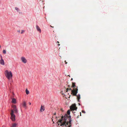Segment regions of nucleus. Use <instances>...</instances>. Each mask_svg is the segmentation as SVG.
<instances>
[{"label": "nucleus", "instance_id": "nucleus-1", "mask_svg": "<svg viewBox=\"0 0 127 127\" xmlns=\"http://www.w3.org/2000/svg\"><path fill=\"white\" fill-rule=\"evenodd\" d=\"M61 119H60L57 122L60 123L61 126H65L66 127H71L72 126L71 121V116H68L67 114H65L64 117L62 116L61 118Z\"/></svg>", "mask_w": 127, "mask_h": 127}, {"label": "nucleus", "instance_id": "nucleus-2", "mask_svg": "<svg viewBox=\"0 0 127 127\" xmlns=\"http://www.w3.org/2000/svg\"><path fill=\"white\" fill-rule=\"evenodd\" d=\"M72 87L73 88V89L72 90L71 88H67L66 90V91L65 92H67L68 90H70L71 91V93L73 95L76 96H77V99L78 101L79 102V99L80 98V95L78 94L77 95L76 94L77 93L78 89L77 87L75 85V83L74 82H72Z\"/></svg>", "mask_w": 127, "mask_h": 127}, {"label": "nucleus", "instance_id": "nucleus-3", "mask_svg": "<svg viewBox=\"0 0 127 127\" xmlns=\"http://www.w3.org/2000/svg\"><path fill=\"white\" fill-rule=\"evenodd\" d=\"M4 74L8 80H9L12 78V74L11 71L6 70L5 71Z\"/></svg>", "mask_w": 127, "mask_h": 127}, {"label": "nucleus", "instance_id": "nucleus-4", "mask_svg": "<svg viewBox=\"0 0 127 127\" xmlns=\"http://www.w3.org/2000/svg\"><path fill=\"white\" fill-rule=\"evenodd\" d=\"M14 112L12 110H11V112L10 113L11 115V119L12 120L14 121L15 120V116L14 114Z\"/></svg>", "mask_w": 127, "mask_h": 127}, {"label": "nucleus", "instance_id": "nucleus-5", "mask_svg": "<svg viewBox=\"0 0 127 127\" xmlns=\"http://www.w3.org/2000/svg\"><path fill=\"white\" fill-rule=\"evenodd\" d=\"M70 109L71 111H74L75 110H76L77 107H76L75 104H73L70 106Z\"/></svg>", "mask_w": 127, "mask_h": 127}, {"label": "nucleus", "instance_id": "nucleus-6", "mask_svg": "<svg viewBox=\"0 0 127 127\" xmlns=\"http://www.w3.org/2000/svg\"><path fill=\"white\" fill-rule=\"evenodd\" d=\"M21 59L22 62L24 63L25 64L27 62V61L24 57H22Z\"/></svg>", "mask_w": 127, "mask_h": 127}, {"label": "nucleus", "instance_id": "nucleus-7", "mask_svg": "<svg viewBox=\"0 0 127 127\" xmlns=\"http://www.w3.org/2000/svg\"><path fill=\"white\" fill-rule=\"evenodd\" d=\"M12 107L13 108V110H12L13 111H14L15 113H17V110L16 109V105H13L12 106Z\"/></svg>", "mask_w": 127, "mask_h": 127}, {"label": "nucleus", "instance_id": "nucleus-8", "mask_svg": "<svg viewBox=\"0 0 127 127\" xmlns=\"http://www.w3.org/2000/svg\"><path fill=\"white\" fill-rule=\"evenodd\" d=\"M45 108L44 106H43L42 105H41V107L40 109V112H42L45 110Z\"/></svg>", "mask_w": 127, "mask_h": 127}, {"label": "nucleus", "instance_id": "nucleus-9", "mask_svg": "<svg viewBox=\"0 0 127 127\" xmlns=\"http://www.w3.org/2000/svg\"><path fill=\"white\" fill-rule=\"evenodd\" d=\"M0 63L2 65H4V62L3 59H1L0 60Z\"/></svg>", "mask_w": 127, "mask_h": 127}, {"label": "nucleus", "instance_id": "nucleus-10", "mask_svg": "<svg viewBox=\"0 0 127 127\" xmlns=\"http://www.w3.org/2000/svg\"><path fill=\"white\" fill-rule=\"evenodd\" d=\"M23 105L25 109H26L27 107L26 106V102L25 101H23Z\"/></svg>", "mask_w": 127, "mask_h": 127}, {"label": "nucleus", "instance_id": "nucleus-11", "mask_svg": "<svg viewBox=\"0 0 127 127\" xmlns=\"http://www.w3.org/2000/svg\"><path fill=\"white\" fill-rule=\"evenodd\" d=\"M36 28L37 31L39 32L40 33L41 32V31L40 27L37 25L36 26Z\"/></svg>", "mask_w": 127, "mask_h": 127}, {"label": "nucleus", "instance_id": "nucleus-12", "mask_svg": "<svg viewBox=\"0 0 127 127\" xmlns=\"http://www.w3.org/2000/svg\"><path fill=\"white\" fill-rule=\"evenodd\" d=\"M12 103H13L15 104L16 103V100L15 99L13 98L12 99L11 101Z\"/></svg>", "mask_w": 127, "mask_h": 127}, {"label": "nucleus", "instance_id": "nucleus-13", "mask_svg": "<svg viewBox=\"0 0 127 127\" xmlns=\"http://www.w3.org/2000/svg\"><path fill=\"white\" fill-rule=\"evenodd\" d=\"M17 125V124L16 123H14L12 124V126L11 127H17L16 126Z\"/></svg>", "mask_w": 127, "mask_h": 127}, {"label": "nucleus", "instance_id": "nucleus-14", "mask_svg": "<svg viewBox=\"0 0 127 127\" xmlns=\"http://www.w3.org/2000/svg\"><path fill=\"white\" fill-rule=\"evenodd\" d=\"M26 94L27 95L29 94L30 93L29 91L27 90V89H26Z\"/></svg>", "mask_w": 127, "mask_h": 127}, {"label": "nucleus", "instance_id": "nucleus-15", "mask_svg": "<svg viewBox=\"0 0 127 127\" xmlns=\"http://www.w3.org/2000/svg\"><path fill=\"white\" fill-rule=\"evenodd\" d=\"M3 53L4 54H6V51L5 50H4L3 51Z\"/></svg>", "mask_w": 127, "mask_h": 127}, {"label": "nucleus", "instance_id": "nucleus-16", "mask_svg": "<svg viewBox=\"0 0 127 127\" xmlns=\"http://www.w3.org/2000/svg\"><path fill=\"white\" fill-rule=\"evenodd\" d=\"M70 111L69 110H68V111L67 112V113L68 115H69L70 114Z\"/></svg>", "mask_w": 127, "mask_h": 127}, {"label": "nucleus", "instance_id": "nucleus-17", "mask_svg": "<svg viewBox=\"0 0 127 127\" xmlns=\"http://www.w3.org/2000/svg\"><path fill=\"white\" fill-rule=\"evenodd\" d=\"M25 32V31L24 30H22L21 32V34H22Z\"/></svg>", "mask_w": 127, "mask_h": 127}, {"label": "nucleus", "instance_id": "nucleus-18", "mask_svg": "<svg viewBox=\"0 0 127 127\" xmlns=\"http://www.w3.org/2000/svg\"><path fill=\"white\" fill-rule=\"evenodd\" d=\"M15 9L16 10H17L18 11V10H19V8H17V7H15Z\"/></svg>", "mask_w": 127, "mask_h": 127}, {"label": "nucleus", "instance_id": "nucleus-19", "mask_svg": "<svg viewBox=\"0 0 127 127\" xmlns=\"http://www.w3.org/2000/svg\"><path fill=\"white\" fill-rule=\"evenodd\" d=\"M82 113H85V112L84 110H82Z\"/></svg>", "mask_w": 127, "mask_h": 127}, {"label": "nucleus", "instance_id": "nucleus-20", "mask_svg": "<svg viewBox=\"0 0 127 127\" xmlns=\"http://www.w3.org/2000/svg\"><path fill=\"white\" fill-rule=\"evenodd\" d=\"M63 91H61V93L62 94V95H65L64 94V93H63Z\"/></svg>", "mask_w": 127, "mask_h": 127}, {"label": "nucleus", "instance_id": "nucleus-21", "mask_svg": "<svg viewBox=\"0 0 127 127\" xmlns=\"http://www.w3.org/2000/svg\"><path fill=\"white\" fill-rule=\"evenodd\" d=\"M57 43H58V45L59 46H60V44H59V41H57Z\"/></svg>", "mask_w": 127, "mask_h": 127}, {"label": "nucleus", "instance_id": "nucleus-22", "mask_svg": "<svg viewBox=\"0 0 127 127\" xmlns=\"http://www.w3.org/2000/svg\"><path fill=\"white\" fill-rule=\"evenodd\" d=\"M79 117V115H78V116H77V118H78Z\"/></svg>", "mask_w": 127, "mask_h": 127}, {"label": "nucleus", "instance_id": "nucleus-23", "mask_svg": "<svg viewBox=\"0 0 127 127\" xmlns=\"http://www.w3.org/2000/svg\"><path fill=\"white\" fill-rule=\"evenodd\" d=\"M64 62H65V64H66L67 63L66 62V61H64Z\"/></svg>", "mask_w": 127, "mask_h": 127}, {"label": "nucleus", "instance_id": "nucleus-24", "mask_svg": "<svg viewBox=\"0 0 127 127\" xmlns=\"http://www.w3.org/2000/svg\"><path fill=\"white\" fill-rule=\"evenodd\" d=\"M1 59H2V57L1 56H0Z\"/></svg>", "mask_w": 127, "mask_h": 127}, {"label": "nucleus", "instance_id": "nucleus-25", "mask_svg": "<svg viewBox=\"0 0 127 127\" xmlns=\"http://www.w3.org/2000/svg\"><path fill=\"white\" fill-rule=\"evenodd\" d=\"M29 104L30 105H31V102H29Z\"/></svg>", "mask_w": 127, "mask_h": 127}, {"label": "nucleus", "instance_id": "nucleus-26", "mask_svg": "<svg viewBox=\"0 0 127 127\" xmlns=\"http://www.w3.org/2000/svg\"><path fill=\"white\" fill-rule=\"evenodd\" d=\"M20 30H19V31H17V32H18L19 33H20Z\"/></svg>", "mask_w": 127, "mask_h": 127}, {"label": "nucleus", "instance_id": "nucleus-27", "mask_svg": "<svg viewBox=\"0 0 127 127\" xmlns=\"http://www.w3.org/2000/svg\"><path fill=\"white\" fill-rule=\"evenodd\" d=\"M56 112H55V113L54 114V115H56Z\"/></svg>", "mask_w": 127, "mask_h": 127}, {"label": "nucleus", "instance_id": "nucleus-28", "mask_svg": "<svg viewBox=\"0 0 127 127\" xmlns=\"http://www.w3.org/2000/svg\"><path fill=\"white\" fill-rule=\"evenodd\" d=\"M72 112L73 113H74H74H76V112H75L74 111H73Z\"/></svg>", "mask_w": 127, "mask_h": 127}, {"label": "nucleus", "instance_id": "nucleus-29", "mask_svg": "<svg viewBox=\"0 0 127 127\" xmlns=\"http://www.w3.org/2000/svg\"><path fill=\"white\" fill-rule=\"evenodd\" d=\"M61 110L62 111H63V109H61Z\"/></svg>", "mask_w": 127, "mask_h": 127}, {"label": "nucleus", "instance_id": "nucleus-30", "mask_svg": "<svg viewBox=\"0 0 127 127\" xmlns=\"http://www.w3.org/2000/svg\"><path fill=\"white\" fill-rule=\"evenodd\" d=\"M50 26L51 27H52V28H53V27H53V26H51V25H50Z\"/></svg>", "mask_w": 127, "mask_h": 127}, {"label": "nucleus", "instance_id": "nucleus-31", "mask_svg": "<svg viewBox=\"0 0 127 127\" xmlns=\"http://www.w3.org/2000/svg\"><path fill=\"white\" fill-rule=\"evenodd\" d=\"M80 116H81V112H80Z\"/></svg>", "mask_w": 127, "mask_h": 127}, {"label": "nucleus", "instance_id": "nucleus-32", "mask_svg": "<svg viewBox=\"0 0 127 127\" xmlns=\"http://www.w3.org/2000/svg\"><path fill=\"white\" fill-rule=\"evenodd\" d=\"M73 80V79L72 78H71V80Z\"/></svg>", "mask_w": 127, "mask_h": 127}, {"label": "nucleus", "instance_id": "nucleus-33", "mask_svg": "<svg viewBox=\"0 0 127 127\" xmlns=\"http://www.w3.org/2000/svg\"><path fill=\"white\" fill-rule=\"evenodd\" d=\"M68 86L69 87V85H68Z\"/></svg>", "mask_w": 127, "mask_h": 127}, {"label": "nucleus", "instance_id": "nucleus-34", "mask_svg": "<svg viewBox=\"0 0 127 127\" xmlns=\"http://www.w3.org/2000/svg\"><path fill=\"white\" fill-rule=\"evenodd\" d=\"M56 118L57 119V117H56Z\"/></svg>", "mask_w": 127, "mask_h": 127}, {"label": "nucleus", "instance_id": "nucleus-35", "mask_svg": "<svg viewBox=\"0 0 127 127\" xmlns=\"http://www.w3.org/2000/svg\"><path fill=\"white\" fill-rule=\"evenodd\" d=\"M68 76H69V75H68Z\"/></svg>", "mask_w": 127, "mask_h": 127}]
</instances>
